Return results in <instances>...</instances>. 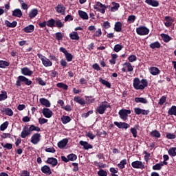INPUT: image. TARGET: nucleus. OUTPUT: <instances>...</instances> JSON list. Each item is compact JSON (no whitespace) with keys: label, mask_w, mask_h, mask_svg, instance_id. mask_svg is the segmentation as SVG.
I'll list each match as a JSON object with an SVG mask.
<instances>
[{"label":"nucleus","mask_w":176,"mask_h":176,"mask_svg":"<svg viewBox=\"0 0 176 176\" xmlns=\"http://www.w3.org/2000/svg\"><path fill=\"white\" fill-rule=\"evenodd\" d=\"M32 131H41V128L38 126H35V125L32 124L28 128V126H25L23 127L22 131L21 133V138H27L28 135H31V133Z\"/></svg>","instance_id":"obj_1"},{"label":"nucleus","mask_w":176,"mask_h":176,"mask_svg":"<svg viewBox=\"0 0 176 176\" xmlns=\"http://www.w3.org/2000/svg\"><path fill=\"white\" fill-rule=\"evenodd\" d=\"M133 86L135 90H144L145 87H148V80L143 78L140 80L138 78H135Z\"/></svg>","instance_id":"obj_2"},{"label":"nucleus","mask_w":176,"mask_h":176,"mask_svg":"<svg viewBox=\"0 0 176 176\" xmlns=\"http://www.w3.org/2000/svg\"><path fill=\"white\" fill-rule=\"evenodd\" d=\"M21 83H24L26 86H31V85H32V81L24 76H19L15 84L16 87H20Z\"/></svg>","instance_id":"obj_3"},{"label":"nucleus","mask_w":176,"mask_h":176,"mask_svg":"<svg viewBox=\"0 0 176 176\" xmlns=\"http://www.w3.org/2000/svg\"><path fill=\"white\" fill-rule=\"evenodd\" d=\"M109 8V6H105L104 4H102V3L100 1L96 2V5L94 6V9L97 10L98 12H100V13H102L104 14L105 13V10Z\"/></svg>","instance_id":"obj_4"},{"label":"nucleus","mask_w":176,"mask_h":176,"mask_svg":"<svg viewBox=\"0 0 176 176\" xmlns=\"http://www.w3.org/2000/svg\"><path fill=\"white\" fill-rule=\"evenodd\" d=\"M131 113V110H127L126 109H122L119 111L118 115L124 122H126L129 118V115Z\"/></svg>","instance_id":"obj_5"},{"label":"nucleus","mask_w":176,"mask_h":176,"mask_svg":"<svg viewBox=\"0 0 176 176\" xmlns=\"http://www.w3.org/2000/svg\"><path fill=\"white\" fill-rule=\"evenodd\" d=\"M138 35H148L149 34V29L145 26H140L136 28Z\"/></svg>","instance_id":"obj_6"},{"label":"nucleus","mask_w":176,"mask_h":176,"mask_svg":"<svg viewBox=\"0 0 176 176\" xmlns=\"http://www.w3.org/2000/svg\"><path fill=\"white\" fill-rule=\"evenodd\" d=\"M105 104H107V101L102 102L96 108V112L100 115H104V113H105V111H107Z\"/></svg>","instance_id":"obj_7"},{"label":"nucleus","mask_w":176,"mask_h":176,"mask_svg":"<svg viewBox=\"0 0 176 176\" xmlns=\"http://www.w3.org/2000/svg\"><path fill=\"white\" fill-rule=\"evenodd\" d=\"M41 135L38 133L33 134L31 138L30 142L34 144V145H36L41 141Z\"/></svg>","instance_id":"obj_8"},{"label":"nucleus","mask_w":176,"mask_h":176,"mask_svg":"<svg viewBox=\"0 0 176 176\" xmlns=\"http://www.w3.org/2000/svg\"><path fill=\"white\" fill-rule=\"evenodd\" d=\"M131 166L133 168H140V170H144L145 168V165L141 161H135L131 163Z\"/></svg>","instance_id":"obj_9"},{"label":"nucleus","mask_w":176,"mask_h":176,"mask_svg":"<svg viewBox=\"0 0 176 176\" xmlns=\"http://www.w3.org/2000/svg\"><path fill=\"white\" fill-rule=\"evenodd\" d=\"M134 112L136 115H144V116H146V115L149 114V110H145L142 109L140 107H135L134 109Z\"/></svg>","instance_id":"obj_10"},{"label":"nucleus","mask_w":176,"mask_h":176,"mask_svg":"<svg viewBox=\"0 0 176 176\" xmlns=\"http://www.w3.org/2000/svg\"><path fill=\"white\" fill-rule=\"evenodd\" d=\"M42 113L45 118H47V119H50L52 116H53V111L50 110L49 108H44L43 109Z\"/></svg>","instance_id":"obj_11"},{"label":"nucleus","mask_w":176,"mask_h":176,"mask_svg":"<svg viewBox=\"0 0 176 176\" xmlns=\"http://www.w3.org/2000/svg\"><path fill=\"white\" fill-rule=\"evenodd\" d=\"M65 6L63 3H58L57 6L55 7V10L57 13L60 14H65Z\"/></svg>","instance_id":"obj_12"},{"label":"nucleus","mask_w":176,"mask_h":176,"mask_svg":"<svg viewBox=\"0 0 176 176\" xmlns=\"http://www.w3.org/2000/svg\"><path fill=\"white\" fill-rule=\"evenodd\" d=\"M115 126H118V129H129L130 124H127L126 122H114Z\"/></svg>","instance_id":"obj_13"},{"label":"nucleus","mask_w":176,"mask_h":176,"mask_svg":"<svg viewBox=\"0 0 176 176\" xmlns=\"http://www.w3.org/2000/svg\"><path fill=\"white\" fill-rule=\"evenodd\" d=\"M46 163H47V164H51L52 167H56V166L58 164V161L57 159L52 157L47 158Z\"/></svg>","instance_id":"obj_14"},{"label":"nucleus","mask_w":176,"mask_h":176,"mask_svg":"<svg viewBox=\"0 0 176 176\" xmlns=\"http://www.w3.org/2000/svg\"><path fill=\"white\" fill-rule=\"evenodd\" d=\"M79 144L80 145H81V146H83V148L85 151H89V149H93V146L86 141L80 140L79 142Z\"/></svg>","instance_id":"obj_15"},{"label":"nucleus","mask_w":176,"mask_h":176,"mask_svg":"<svg viewBox=\"0 0 176 176\" xmlns=\"http://www.w3.org/2000/svg\"><path fill=\"white\" fill-rule=\"evenodd\" d=\"M164 20H165V23H164V25L166 27H171L173 25V23H174V19H173L171 16H166L164 17Z\"/></svg>","instance_id":"obj_16"},{"label":"nucleus","mask_w":176,"mask_h":176,"mask_svg":"<svg viewBox=\"0 0 176 176\" xmlns=\"http://www.w3.org/2000/svg\"><path fill=\"white\" fill-rule=\"evenodd\" d=\"M145 3L149 5V6H153V8H157L160 5L157 0H145Z\"/></svg>","instance_id":"obj_17"},{"label":"nucleus","mask_w":176,"mask_h":176,"mask_svg":"<svg viewBox=\"0 0 176 176\" xmlns=\"http://www.w3.org/2000/svg\"><path fill=\"white\" fill-rule=\"evenodd\" d=\"M41 172L43 173V174H46V175H52V170L50 169V166L47 165H44L41 168Z\"/></svg>","instance_id":"obj_18"},{"label":"nucleus","mask_w":176,"mask_h":176,"mask_svg":"<svg viewBox=\"0 0 176 176\" xmlns=\"http://www.w3.org/2000/svg\"><path fill=\"white\" fill-rule=\"evenodd\" d=\"M67 144H68V139L65 138L58 142V146L60 148V149H64V148L67 146Z\"/></svg>","instance_id":"obj_19"},{"label":"nucleus","mask_w":176,"mask_h":176,"mask_svg":"<svg viewBox=\"0 0 176 176\" xmlns=\"http://www.w3.org/2000/svg\"><path fill=\"white\" fill-rule=\"evenodd\" d=\"M21 74L26 76H31L34 72L31 71L28 67H23L21 69Z\"/></svg>","instance_id":"obj_20"},{"label":"nucleus","mask_w":176,"mask_h":176,"mask_svg":"<svg viewBox=\"0 0 176 176\" xmlns=\"http://www.w3.org/2000/svg\"><path fill=\"white\" fill-rule=\"evenodd\" d=\"M34 30H35V26H34V25H29L28 26L25 27L23 29V31L26 34H29L31 32H34Z\"/></svg>","instance_id":"obj_21"},{"label":"nucleus","mask_w":176,"mask_h":176,"mask_svg":"<svg viewBox=\"0 0 176 176\" xmlns=\"http://www.w3.org/2000/svg\"><path fill=\"white\" fill-rule=\"evenodd\" d=\"M74 101L78 104H80V105H86V101L85 99L80 98V96H75L74 98Z\"/></svg>","instance_id":"obj_22"},{"label":"nucleus","mask_w":176,"mask_h":176,"mask_svg":"<svg viewBox=\"0 0 176 176\" xmlns=\"http://www.w3.org/2000/svg\"><path fill=\"white\" fill-rule=\"evenodd\" d=\"M78 16L80 17V19H82V20H89V15L87 14V12L78 10Z\"/></svg>","instance_id":"obj_23"},{"label":"nucleus","mask_w":176,"mask_h":176,"mask_svg":"<svg viewBox=\"0 0 176 176\" xmlns=\"http://www.w3.org/2000/svg\"><path fill=\"white\" fill-rule=\"evenodd\" d=\"M122 23L120 21L116 22L114 25V31L116 32H122Z\"/></svg>","instance_id":"obj_24"},{"label":"nucleus","mask_w":176,"mask_h":176,"mask_svg":"<svg viewBox=\"0 0 176 176\" xmlns=\"http://www.w3.org/2000/svg\"><path fill=\"white\" fill-rule=\"evenodd\" d=\"M160 36L162 38V41H164L165 43H168V42L173 39V38L168 36V34L164 33L161 34Z\"/></svg>","instance_id":"obj_25"},{"label":"nucleus","mask_w":176,"mask_h":176,"mask_svg":"<svg viewBox=\"0 0 176 176\" xmlns=\"http://www.w3.org/2000/svg\"><path fill=\"white\" fill-rule=\"evenodd\" d=\"M12 16L14 17H21L23 16V12H21V10L16 8L14 11H12Z\"/></svg>","instance_id":"obj_26"},{"label":"nucleus","mask_w":176,"mask_h":176,"mask_svg":"<svg viewBox=\"0 0 176 176\" xmlns=\"http://www.w3.org/2000/svg\"><path fill=\"white\" fill-rule=\"evenodd\" d=\"M69 38L72 41H79V34L76 32H72L69 34Z\"/></svg>","instance_id":"obj_27"},{"label":"nucleus","mask_w":176,"mask_h":176,"mask_svg":"<svg viewBox=\"0 0 176 176\" xmlns=\"http://www.w3.org/2000/svg\"><path fill=\"white\" fill-rule=\"evenodd\" d=\"M37 15H38V9L36 8L32 9L29 12L30 19H34V17H36Z\"/></svg>","instance_id":"obj_28"},{"label":"nucleus","mask_w":176,"mask_h":176,"mask_svg":"<svg viewBox=\"0 0 176 176\" xmlns=\"http://www.w3.org/2000/svg\"><path fill=\"white\" fill-rule=\"evenodd\" d=\"M149 72L151 74V75L154 76L159 75V74H160V70L159 69V68L156 67H151Z\"/></svg>","instance_id":"obj_29"},{"label":"nucleus","mask_w":176,"mask_h":176,"mask_svg":"<svg viewBox=\"0 0 176 176\" xmlns=\"http://www.w3.org/2000/svg\"><path fill=\"white\" fill-rule=\"evenodd\" d=\"M5 24L9 28H14L17 26V21H14L12 23H10L9 21H6Z\"/></svg>","instance_id":"obj_30"},{"label":"nucleus","mask_w":176,"mask_h":176,"mask_svg":"<svg viewBox=\"0 0 176 176\" xmlns=\"http://www.w3.org/2000/svg\"><path fill=\"white\" fill-rule=\"evenodd\" d=\"M40 102L42 105H44L45 107H47V108H50L51 104L50 102L49 101V100L46 99V98H41L40 99Z\"/></svg>","instance_id":"obj_31"},{"label":"nucleus","mask_w":176,"mask_h":176,"mask_svg":"<svg viewBox=\"0 0 176 176\" xmlns=\"http://www.w3.org/2000/svg\"><path fill=\"white\" fill-rule=\"evenodd\" d=\"M135 102H137V104H139L140 102L141 104H148V100L145 98H135Z\"/></svg>","instance_id":"obj_32"},{"label":"nucleus","mask_w":176,"mask_h":176,"mask_svg":"<svg viewBox=\"0 0 176 176\" xmlns=\"http://www.w3.org/2000/svg\"><path fill=\"white\" fill-rule=\"evenodd\" d=\"M71 120V117H69V116H63L61 117V122L63 124H67V123H69Z\"/></svg>","instance_id":"obj_33"},{"label":"nucleus","mask_w":176,"mask_h":176,"mask_svg":"<svg viewBox=\"0 0 176 176\" xmlns=\"http://www.w3.org/2000/svg\"><path fill=\"white\" fill-rule=\"evenodd\" d=\"M161 46H162V45L160 44V43L159 41H155L149 45V47L151 49H160Z\"/></svg>","instance_id":"obj_34"},{"label":"nucleus","mask_w":176,"mask_h":176,"mask_svg":"<svg viewBox=\"0 0 176 176\" xmlns=\"http://www.w3.org/2000/svg\"><path fill=\"white\" fill-rule=\"evenodd\" d=\"M42 64L43 65H44V67H52V65H53V63H52V61H50V59L45 58L43 61H42Z\"/></svg>","instance_id":"obj_35"},{"label":"nucleus","mask_w":176,"mask_h":176,"mask_svg":"<svg viewBox=\"0 0 176 176\" xmlns=\"http://www.w3.org/2000/svg\"><path fill=\"white\" fill-rule=\"evenodd\" d=\"M99 82L102 83V85H104V86H106V87H108V89H111V82H109L108 80H104L102 78H100Z\"/></svg>","instance_id":"obj_36"},{"label":"nucleus","mask_w":176,"mask_h":176,"mask_svg":"<svg viewBox=\"0 0 176 176\" xmlns=\"http://www.w3.org/2000/svg\"><path fill=\"white\" fill-rule=\"evenodd\" d=\"M126 164H127V160L124 159L120 161V162L119 164H117V166L119 167L120 170H123V168H124V166H126Z\"/></svg>","instance_id":"obj_37"},{"label":"nucleus","mask_w":176,"mask_h":176,"mask_svg":"<svg viewBox=\"0 0 176 176\" xmlns=\"http://www.w3.org/2000/svg\"><path fill=\"white\" fill-rule=\"evenodd\" d=\"M113 7L111 8V12H116L119 10V8H120V4L116 2H112Z\"/></svg>","instance_id":"obj_38"},{"label":"nucleus","mask_w":176,"mask_h":176,"mask_svg":"<svg viewBox=\"0 0 176 176\" xmlns=\"http://www.w3.org/2000/svg\"><path fill=\"white\" fill-rule=\"evenodd\" d=\"M151 137H155V138H160L161 134L160 132L157 130H154L150 133Z\"/></svg>","instance_id":"obj_39"},{"label":"nucleus","mask_w":176,"mask_h":176,"mask_svg":"<svg viewBox=\"0 0 176 176\" xmlns=\"http://www.w3.org/2000/svg\"><path fill=\"white\" fill-rule=\"evenodd\" d=\"M56 20L54 19H51L47 21V27H50L51 28H53V27H56Z\"/></svg>","instance_id":"obj_40"},{"label":"nucleus","mask_w":176,"mask_h":176,"mask_svg":"<svg viewBox=\"0 0 176 176\" xmlns=\"http://www.w3.org/2000/svg\"><path fill=\"white\" fill-rule=\"evenodd\" d=\"M69 162H75L78 159V155L74 153H71L67 155Z\"/></svg>","instance_id":"obj_41"},{"label":"nucleus","mask_w":176,"mask_h":176,"mask_svg":"<svg viewBox=\"0 0 176 176\" xmlns=\"http://www.w3.org/2000/svg\"><path fill=\"white\" fill-rule=\"evenodd\" d=\"M56 86L59 88V89H63V90H68V85L65 83L63 82H58L56 84Z\"/></svg>","instance_id":"obj_42"},{"label":"nucleus","mask_w":176,"mask_h":176,"mask_svg":"<svg viewBox=\"0 0 176 176\" xmlns=\"http://www.w3.org/2000/svg\"><path fill=\"white\" fill-rule=\"evenodd\" d=\"M10 63L6 60H0V68L5 69L6 67H9Z\"/></svg>","instance_id":"obj_43"},{"label":"nucleus","mask_w":176,"mask_h":176,"mask_svg":"<svg viewBox=\"0 0 176 176\" xmlns=\"http://www.w3.org/2000/svg\"><path fill=\"white\" fill-rule=\"evenodd\" d=\"M168 115H174L176 116V106H172L170 109L168 111Z\"/></svg>","instance_id":"obj_44"},{"label":"nucleus","mask_w":176,"mask_h":176,"mask_svg":"<svg viewBox=\"0 0 176 176\" xmlns=\"http://www.w3.org/2000/svg\"><path fill=\"white\" fill-rule=\"evenodd\" d=\"M122 49H123V45L120 44H116L113 47V52H116V53H119Z\"/></svg>","instance_id":"obj_45"},{"label":"nucleus","mask_w":176,"mask_h":176,"mask_svg":"<svg viewBox=\"0 0 176 176\" xmlns=\"http://www.w3.org/2000/svg\"><path fill=\"white\" fill-rule=\"evenodd\" d=\"M168 153L170 155V156H176V147H172L169 148Z\"/></svg>","instance_id":"obj_46"},{"label":"nucleus","mask_w":176,"mask_h":176,"mask_svg":"<svg viewBox=\"0 0 176 176\" xmlns=\"http://www.w3.org/2000/svg\"><path fill=\"white\" fill-rule=\"evenodd\" d=\"M4 113H6L8 116H13V111L10 108L3 109Z\"/></svg>","instance_id":"obj_47"},{"label":"nucleus","mask_w":176,"mask_h":176,"mask_svg":"<svg viewBox=\"0 0 176 176\" xmlns=\"http://www.w3.org/2000/svg\"><path fill=\"white\" fill-rule=\"evenodd\" d=\"M8 126H9V122L6 121L3 124H1L0 126V131H5L6 129H8Z\"/></svg>","instance_id":"obj_48"},{"label":"nucleus","mask_w":176,"mask_h":176,"mask_svg":"<svg viewBox=\"0 0 176 176\" xmlns=\"http://www.w3.org/2000/svg\"><path fill=\"white\" fill-rule=\"evenodd\" d=\"M65 58L68 63H71L72 61V59L74 58V56H72V54L67 52L65 55Z\"/></svg>","instance_id":"obj_49"},{"label":"nucleus","mask_w":176,"mask_h":176,"mask_svg":"<svg viewBox=\"0 0 176 176\" xmlns=\"http://www.w3.org/2000/svg\"><path fill=\"white\" fill-rule=\"evenodd\" d=\"M55 27H57V28H63V27H64V24L61 22V20L58 19L55 21Z\"/></svg>","instance_id":"obj_50"},{"label":"nucleus","mask_w":176,"mask_h":176,"mask_svg":"<svg viewBox=\"0 0 176 176\" xmlns=\"http://www.w3.org/2000/svg\"><path fill=\"white\" fill-rule=\"evenodd\" d=\"M134 21H135V15L129 16L127 19V23H129V24H133Z\"/></svg>","instance_id":"obj_51"},{"label":"nucleus","mask_w":176,"mask_h":176,"mask_svg":"<svg viewBox=\"0 0 176 176\" xmlns=\"http://www.w3.org/2000/svg\"><path fill=\"white\" fill-rule=\"evenodd\" d=\"M124 65L127 67L128 72H133V66L131 65V63H130L129 62H126L124 63Z\"/></svg>","instance_id":"obj_52"},{"label":"nucleus","mask_w":176,"mask_h":176,"mask_svg":"<svg viewBox=\"0 0 176 176\" xmlns=\"http://www.w3.org/2000/svg\"><path fill=\"white\" fill-rule=\"evenodd\" d=\"M98 176H108V172L106 170H104V169H100L99 171H98Z\"/></svg>","instance_id":"obj_53"},{"label":"nucleus","mask_w":176,"mask_h":176,"mask_svg":"<svg viewBox=\"0 0 176 176\" xmlns=\"http://www.w3.org/2000/svg\"><path fill=\"white\" fill-rule=\"evenodd\" d=\"M162 167H163V163L160 162L153 166V170H162Z\"/></svg>","instance_id":"obj_54"},{"label":"nucleus","mask_w":176,"mask_h":176,"mask_svg":"<svg viewBox=\"0 0 176 176\" xmlns=\"http://www.w3.org/2000/svg\"><path fill=\"white\" fill-rule=\"evenodd\" d=\"M8 98V93L6 91L2 92V94H0V101H3Z\"/></svg>","instance_id":"obj_55"},{"label":"nucleus","mask_w":176,"mask_h":176,"mask_svg":"<svg viewBox=\"0 0 176 176\" xmlns=\"http://www.w3.org/2000/svg\"><path fill=\"white\" fill-rule=\"evenodd\" d=\"M72 165L74 166L73 171L74 173H76V172L79 171V164H78L76 162H73L72 164Z\"/></svg>","instance_id":"obj_56"},{"label":"nucleus","mask_w":176,"mask_h":176,"mask_svg":"<svg viewBox=\"0 0 176 176\" xmlns=\"http://www.w3.org/2000/svg\"><path fill=\"white\" fill-rule=\"evenodd\" d=\"M85 100L88 101V102H90L91 104H93L96 101V98H93V96H85Z\"/></svg>","instance_id":"obj_57"},{"label":"nucleus","mask_w":176,"mask_h":176,"mask_svg":"<svg viewBox=\"0 0 176 176\" xmlns=\"http://www.w3.org/2000/svg\"><path fill=\"white\" fill-rule=\"evenodd\" d=\"M109 171L111 176H119L116 174H118V170H116L115 168H110Z\"/></svg>","instance_id":"obj_58"},{"label":"nucleus","mask_w":176,"mask_h":176,"mask_svg":"<svg viewBox=\"0 0 176 176\" xmlns=\"http://www.w3.org/2000/svg\"><path fill=\"white\" fill-rule=\"evenodd\" d=\"M128 60L129 63H134V61H137V56L135 55H131L128 57Z\"/></svg>","instance_id":"obj_59"},{"label":"nucleus","mask_w":176,"mask_h":176,"mask_svg":"<svg viewBox=\"0 0 176 176\" xmlns=\"http://www.w3.org/2000/svg\"><path fill=\"white\" fill-rule=\"evenodd\" d=\"M166 100H167V97L165 96H162L158 102L159 105H163L166 102Z\"/></svg>","instance_id":"obj_60"},{"label":"nucleus","mask_w":176,"mask_h":176,"mask_svg":"<svg viewBox=\"0 0 176 176\" xmlns=\"http://www.w3.org/2000/svg\"><path fill=\"white\" fill-rule=\"evenodd\" d=\"M56 41H63V33L56 32L55 34Z\"/></svg>","instance_id":"obj_61"},{"label":"nucleus","mask_w":176,"mask_h":176,"mask_svg":"<svg viewBox=\"0 0 176 176\" xmlns=\"http://www.w3.org/2000/svg\"><path fill=\"white\" fill-rule=\"evenodd\" d=\"M36 82H38V85H40L41 86H46V82L41 78H36Z\"/></svg>","instance_id":"obj_62"},{"label":"nucleus","mask_w":176,"mask_h":176,"mask_svg":"<svg viewBox=\"0 0 176 176\" xmlns=\"http://www.w3.org/2000/svg\"><path fill=\"white\" fill-rule=\"evenodd\" d=\"M144 160L145 162H148L150 157H151V153L146 152V151H144Z\"/></svg>","instance_id":"obj_63"},{"label":"nucleus","mask_w":176,"mask_h":176,"mask_svg":"<svg viewBox=\"0 0 176 176\" xmlns=\"http://www.w3.org/2000/svg\"><path fill=\"white\" fill-rule=\"evenodd\" d=\"M47 122H48L47 119H45V118H40L38 119V123L39 124H45V123H46Z\"/></svg>","instance_id":"obj_64"}]
</instances>
